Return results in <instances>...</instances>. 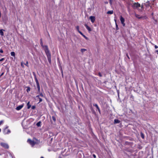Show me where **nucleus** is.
<instances>
[{
    "label": "nucleus",
    "instance_id": "obj_1",
    "mask_svg": "<svg viewBox=\"0 0 158 158\" xmlns=\"http://www.w3.org/2000/svg\"><path fill=\"white\" fill-rule=\"evenodd\" d=\"M40 45L43 48L45 47L44 51L45 52L46 55L47 56V59L48 60V62L50 64L51 63V53L48 49V47L47 45H45L44 46V45L42 40V39L40 40Z\"/></svg>",
    "mask_w": 158,
    "mask_h": 158
},
{
    "label": "nucleus",
    "instance_id": "obj_2",
    "mask_svg": "<svg viewBox=\"0 0 158 158\" xmlns=\"http://www.w3.org/2000/svg\"><path fill=\"white\" fill-rule=\"evenodd\" d=\"M132 6L134 9H135L140 7V5L138 2L135 3Z\"/></svg>",
    "mask_w": 158,
    "mask_h": 158
},
{
    "label": "nucleus",
    "instance_id": "obj_3",
    "mask_svg": "<svg viewBox=\"0 0 158 158\" xmlns=\"http://www.w3.org/2000/svg\"><path fill=\"white\" fill-rule=\"evenodd\" d=\"M0 145L2 147L8 149L9 148V145L7 143H0Z\"/></svg>",
    "mask_w": 158,
    "mask_h": 158
},
{
    "label": "nucleus",
    "instance_id": "obj_4",
    "mask_svg": "<svg viewBox=\"0 0 158 158\" xmlns=\"http://www.w3.org/2000/svg\"><path fill=\"white\" fill-rule=\"evenodd\" d=\"M27 142L33 146H34L35 143V142L34 141L31 140L30 139H28L27 140Z\"/></svg>",
    "mask_w": 158,
    "mask_h": 158
},
{
    "label": "nucleus",
    "instance_id": "obj_5",
    "mask_svg": "<svg viewBox=\"0 0 158 158\" xmlns=\"http://www.w3.org/2000/svg\"><path fill=\"white\" fill-rule=\"evenodd\" d=\"M93 106H95L96 108L98 110L99 113L101 114V111H100V109L99 106H98V104H94Z\"/></svg>",
    "mask_w": 158,
    "mask_h": 158
},
{
    "label": "nucleus",
    "instance_id": "obj_6",
    "mask_svg": "<svg viewBox=\"0 0 158 158\" xmlns=\"http://www.w3.org/2000/svg\"><path fill=\"white\" fill-rule=\"evenodd\" d=\"M89 19L91 21V22L93 23L94 22L95 20V17L94 16H90L89 17Z\"/></svg>",
    "mask_w": 158,
    "mask_h": 158
},
{
    "label": "nucleus",
    "instance_id": "obj_7",
    "mask_svg": "<svg viewBox=\"0 0 158 158\" xmlns=\"http://www.w3.org/2000/svg\"><path fill=\"white\" fill-rule=\"evenodd\" d=\"M23 106L24 104H22L17 106L16 109V110H21L23 107Z\"/></svg>",
    "mask_w": 158,
    "mask_h": 158
},
{
    "label": "nucleus",
    "instance_id": "obj_8",
    "mask_svg": "<svg viewBox=\"0 0 158 158\" xmlns=\"http://www.w3.org/2000/svg\"><path fill=\"white\" fill-rule=\"evenodd\" d=\"M84 26L86 27V28L88 30L89 32H90L91 31V28L89 27L86 24H85L84 25Z\"/></svg>",
    "mask_w": 158,
    "mask_h": 158
},
{
    "label": "nucleus",
    "instance_id": "obj_9",
    "mask_svg": "<svg viewBox=\"0 0 158 158\" xmlns=\"http://www.w3.org/2000/svg\"><path fill=\"white\" fill-rule=\"evenodd\" d=\"M135 16L139 19H141L144 18V17L142 16H140V15L138 14H135Z\"/></svg>",
    "mask_w": 158,
    "mask_h": 158
},
{
    "label": "nucleus",
    "instance_id": "obj_10",
    "mask_svg": "<svg viewBox=\"0 0 158 158\" xmlns=\"http://www.w3.org/2000/svg\"><path fill=\"white\" fill-rule=\"evenodd\" d=\"M120 121L118 119H115L114 120V124H117L120 123Z\"/></svg>",
    "mask_w": 158,
    "mask_h": 158
},
{
    "label": "nucleus",
    "instance_id": "obj_11",
    "mask_svg": "<svg viewBox=\"0 0 158 158\" xmlns=\"http://www.w3.org/2000/svg\"><path fill=\"white\" fill-rule=\"evenodd\" d=\"M120 20L121 23L124 22L125 20L122 16H120Z\"/></svg>",
    "mask_w": 158,
    "mask_h": 158
},
{
    "label": "nucleus",
    "instance_id": "obj_12",
    "mask_svg": "<svg viewBox=\"0 0 158 158\" xmlns=\"http://www.w3.org/2000/svg\"><path fill=\"white\" fill-rule=\"evenodd\" d=\"M79 33L81 34L84 38H85L86 39L88 40V38L86 37L85 35H84L81 32H79Z\"/></svg>",
    "mask_w": 158,
    "mask_h": 158
},
{
    "label": "nucleus",
    "instance_id": "obj_13",
    "mask_svg": "<svg viewBox=\"0 0 158 158\" xmlns=\"http://www.w3.org/2000/svg\"><path fill=\"white\" fill-rule=\"evenodd\" d=\"M3 31H5V30L3 29L0 30V34L2 36H3L4 35V33L3 32Z\"/></svg>",
    "mask_w": 158,
    "mask_h": 158
},
{
    "label": "nucleus",
    "instance_id": "obj_14",
    "mask_svg": "<svg viewBox=\"0 0 158 158\" xmlns=\"http://www.w3.org/2000/svg\"><path fill=\"white\" fill-rule=\"evenodd\" d=\"M27 108L28 109H29L31 106V105L30 104V102H28L27 104Z\"/></svg>",
    "mask_w": 158,
    "mask_h": 158
},
{
    "label": "nucleus",
    "instance_id": "obj_15",
    "mask_svg": "<svg viewBox=\"0 0 158 158\" xmlns=\"http://www.w3.org/2000/svg\"><path fill=\"white\" fill-rule=\"evenodd\" d=\"M37 87L38 89V92L39 93H40V84L38 85H37Z\"/></svg>",
    "mask_w": 158,
    "mask_h": 158
},
{
    "label": "nucleus",
    "instance_id": "obj_16",
    "mask_svg": "<svg viewBox=\"0 0 158 158\" xmlns=\"http://www.w3.org/2000/svg\"><path fill=\"white\" fill-rule=\"evenodd\" d=\"M113 11L112 10L108 11L107 12V14H113Z\"/></svg>",
    "mask_w": 158,
    "mask_h": 158
},
{
    "label": "nucleus",
    "instance_id": "obj_17",
    "mask_svg": "<svg viewBox=\"0 0 158 158\" xmlns=\"http://www.w3.org/2000/svg\"><path fill=\"white\" fill-rule=\"evenodd\" d=\"M26 88H27L26 91L28 93L30 90V88L29 86L26 87Z\"/></svg>",
    "mask_w": 158,
    "mask_h": 158
},
{
    "label": "nucleus",
    "instance_id": "obj_18",
    "mask_svg": "<svg viewBox=\"0 0 158 158\" xmlns=\"http://www.w3.org/2000/svg\"><path fill=\"white\" fill-rule=\"evenodd\" d=\"M41 121H39L37 123H36V126L38 127H40L41 126Z\"/></svg>",
    "mask_w": 158,
    "mask_h": 158
},
{
    "label": "nucleus",
    "instance_id": "obj_19",
    "mask_svg": "<svg viewBox=\"0 0 158 158\" xmlns=\"http://www.w3.org/2000/svg\"><path fill=\"white\" fill-rule=\"evenodd\" d=\"M34 78L35 79V82L36 83V85H39V81H38V80L37 79V77H35Z\"/></svg>",
    "mask_w": 158,
    "mask_h": 158
},
{
    "label": "nucleus",
    "instance_id": "obj_20",
    "mask_svg": "<svg viewBox=\"0 0 158 158\" xmlns=\"http://www.w3.org/2000/svg\"><path fill=\"white\" fill-rule=\"evenodd\" d=\"M10 55L12 56H15V53L14 52H12L10 53Z\"/></svg>",
    "mask_w": 158,
    "mask_h": 158
},
{
    "label": "nucleus",
    "instance_id": "obj_21",
    "mask_svg": "<svg viewBox=\"0 0 158 158\" xmlns=\"http://www.w3.org/2000/svg\"><path fill=\"white\" fill-rule=\"evenodd\" d=\"M140 136L141 138L143 139H144V134L142 132H141L140 133Z\"/></svg>",
    "mask_w": 158,
    "mask_h": 158
},
{
    "label": "nucleus",
    "instance_id": "obj_22",
    "mask_svg": "<svg viewBox=\"0 0 158 158\" xmlns=\"http://www.w3.org/2000/svg\"><path fill=\"white\" fill-rule=\"evenodd\" d=\"M150 3H144V5L146 7H148V6H149L150 5Z\"/></svg>",
    "mask_w": 158,
    "mask_h": 158
},
{
    "label": "nucleus",
    "instance_id": "obj_23",
    "mask_svg": "<svg viewBox=\"0 0 158 158\" xmlns=\"http://www.w3.org/2000/svg\"><path fill=\"white\" fill-rule=\"evenodd\" d=\"M4 134H8L9 133H10V130H7V132H5V131H4Z\"/></svg>",
    "mask_w": 158,
    "mask_h": 158
},
{
    "label": "nucleus",
    "instance_id": "obj_24",
    "mask_svg": "<svg viewBox=\"0 0 158 158\" xmlns=\"http://www.w3.org/2000/svg\"><path fill=\"white\" fill-rule=\"evenodd\" d=\"M86 50V49H81V52L82 53L84 52Z\"/></svg>",
    "mask_w": 158,
    "mask_h": 158
},
{
    "label": "nucleus",
    "instance_id": "obj_25",
    "mask_svg": "<svg viewBox=\"0 0 158 158\" xmlns=\"http://www.w3.org/2000/svg\"><path fill=\"white\" fill-rule=\"evenodd\" d=\"M79 27L78 26H77L76 27V28L78 32L79 33V32H81V31H79Z\"/></svg>",
    "mask_w": 158,
    "mask_h": 158
},
{
    "label": "nucleus",
    "instance_id": "obj_26",
    "mask_svg": "<svg viewBox=\"0 0 158 158\" xmlns=\"http://www.w3.org/2000/svg\"><path fill=\"white\" fill-rule=\"evenodd\" d=\"M52 118L54 122H55L56 121V118L54 116H52Z\"/></svg>",
    "mask_w": 158,
    "mask_h": 158
},
{
    "label": "nucleus",
    "instance_id": "obj_27",
    "mask_svg": "<svg viewBox=\"0 0 158 158\" xmlns=\"http://www.w3.org/2000/svg\"><path fill=\"white\" fill-rule=\"evenodd\" d=\"M32 73H33V75L34 77V78L36 77V75L35 73L34 72H33Z\"/></svg>",
    "mask_w": 158,
    "mask_h": 158
},
{
    "label": "nucleus",
    "instance_id": "obj_28",
    "mask_svg": "<svg viewBox=\"0 0 158 158\" xmlns=\"http://www.w3.org/2000/svg\"><path fill=\"white\" fill-rule=\"evenodd\" d=\"M40 94V96H41V97H44V95H43V94L41 93H39Z\"/></svg>",
    "mask_w": 158,
    "mask_h": 158
},
{
    "label": "nucleus",
    "instance_id": "obj_29",
    "mask_svg": "<svg viewBox=\"0 0 158 158\" xmlns=\"http://www.w3.org/2000/svg\"><path fill=\"white\" fill-rule=\"evenodd\" d=\"M28 62L27 61L26 62V63L24 64H25L26 66L28 67Z\"/></svg>",
    "mask_w": 158,
    "mask_h": 158
},
{
    "label": "nucleus",
    "instance_id": "obj_30",
    "mask_svg": "<svg viewBox=\"0 0 158 158\" xmlns=\"http://www.w3.org/2000/svg\"><path fill=\"white\" fill-rule=\"evenodd\" d=\"M39 103H40L42 101V99L41 98H39Z\"/></svg>",
    "mask_w": 158,
    "mask_h": 158
},
{
    "label": "nucleus",
    "instance_id": "obj_31",
    "mask_svg": "<svg viewBox=\"0 0 158 158\" xmlns=\"http://www.w3.org/2000/svg\"><path fill=\"white\" fill-rule=\"evenodd\" d=\"M35 108V106H32L31 107V109H34Z\"/></svg>",
    "mask_w": 158,
    "mask_h": 158
},
{
    "label": "nucleus",
    "instance_id": "obj_32",
    "mask_svg": "<svg viewBox=\"0 0 158 158\" xmlns=\"http://www.w3.org/2000/svg\"><path fill=\"white\" fill-rule=\"evenodd\" d=\"M21 65L22 67L23 68L24 67L23 62H21Z\"/></svg>",
    "mask_w": 158,
    "mask_h": 158
},
{
    "label": "nucleus",
    "instance_id": "obj_33",
    "mask_svg": "<svg viewBox=\"0 0 158 158\" xmlns=\"http://www.w3.org/2000/svg\"><path fill=\"white\" fill-rule=\"evenodd\" d=\"M115 24H116V29L118 30V25L116 23Z\"/></svg>",
    "mask_w": 158,
    "mask_h": 158
},
{
    "label": "nucleus",
    "instance_id": "obj_34",
    "mask_svg": "<svg viewBox=\"0 0 158 158\" xmlns=\"http://www.w3.org/2000/svg\"><path fill=\"white\" fill-rule=\"evenodd\" d=\"M98 75L100 77H101L102 76V75L100 73H99Z\"/></svg>",
    "mask_w": 158,
    "mask_h": 158
},
{
    "label": "nucleus",
    "instance_id": "obj_35",
    "mask_svg": "<svg viewBox=\"0 0 158 158\" xmlns=\"http://www.w3.org/2000/svg\"><path fill=\"white\" fill-rule=\"evenodd\" d=\"M3 51L2 50V49H0V53H2L3 52Z\"/></svg>",
    "mask_w": 158,
    "mask_h": 158
},
{
    "label": "nucleus",
    "instance_id": "obj_36",
    "mask_svg": "<svg viewBox=\"0 0 158 158\" xmlns=\"http://www.w3.org/2000/svg\"><path fill=\"white\" fill-rule=\"evenodd\" d=\"M4 60V58H2L1 59H0V61H3V60Z\"/></svg>",
    "mask_w": 158,
    "mask_h": 158
},
{
    "label": "nucleus",
    "instance_id": "obj_37",
    "mask_svg": "<svg viewBox=\"0 0 158 158\" xmlns=\"http://www.w3.org/2000/svg\"><path fill=\"white\" fill-rule=\"evenodd\" d=\"M3 120H1L0 121V125L3 123Z\"/></svg>",
    "mask_w": 158,
    "mask_h": 158
},
{
    "label": "nucleus",
    "instance_id": "obj_38",
    "mask_svg": "<svg viewBox=\"0 0 158 158\" xmlns=\"http://www.w3.org/2000/svg\"><path fill=\"white\" fill-rule=\"evenodd\" d=\"M112 0H109V2L110 5L112 4Z\"/></svg>",
    "mask_w": 158,
    "mask_h": 158
},
{
    "label": "nucleus",
    "instance_id": "obj_39",
    "mask_svg": "<svg viewBox=\"0 0 158 158\" xmlns=\"http://www.w3.org/2000/svg\"><path fill=\"white\" fill-rule=\"evenodd\" d=\"M93 157L94 158H96V156L94 154H93Z\"/></svg>",
    "mask_w": 158,
    "mask_h": 158
},
{
    "label": "nucleus",
    "instance_id": "obj_40",
    "mask_svg": "<svg viewBox=\"0 0 158 158\" xmlns=\"http://www.w3.org/2000/svg\"><path fill=\"white\" fill-rule=\"evenodd\" d=\"M122 24H123V26H124L125 25V23H124V22L121 23Z\"/></svg>",
    "mask_w": 158,
    "mask_h": 158
},
{
    "label": "nucleus",
    "instance_id": "obj_41",
    "mask_svg": "<svg viewBox=\"0 0 158 158\" xmlns=\"http://www.w3.org/2000/svg\"><path fill=\"white\" fill-rule=\"evenodd\" d=\"M155 48H158V47L157 45H155Z\"/></svg>",
    "mask_w": 158,
    "mask_h": 158
},
{
    "label": "nucleus",
    "instance_id": "obj_42",
    "mask_svg": "<svg viewBox=\"0 0 158 158\" xmlns=\"http://www.w3.org/2000/svg\"><path fill=\"white\" fill-rule=\"evenodd\" d=\"M126 56H127V58H128V59H130L129 57V56L127 54Z\"/></svg>",
    "mask_w": 158,
    "mask_h": 158
},
{
    "label": "nucleus",
    "instance_id": "obj_43",
    "mask_svg": "<svg viewBox=\"0 0 158 158\" xmlns=\"http://www.w3.org/2000/svg\"><path fill=\"white\" fill-rule=\"evenodd\" d=\"M39 97H40V95H38L36 96V98H40Z\"/></svg>",
    "mask_w": 158,
    "mask_h": 158
},
{
    "label": "nucleus",
    "instance_id": "obj_44",
    "mask_svg": "<svg viewBox=\"0 0 158 158\" xmlns=\"http://www.w3.org/2000/svg\"><path fill=\"white\" fill-rule=\"evenodd\" d=\"M8 126L6 127L5 129H4V131H5V130L6 129H7L8 128Z\"/></svg>",
    "mask_w": 158,
    "mask_h": 158
},
{
    "label": "nucleus",
    "instance_id": "obj_45",
    "mask_svg": "<svg viewBox=\"0 0 158 158\" xmlns=\"http://www.w3.org/2000/svg\"><path fill=\"white\" fill-rule=\"evenodd\" d=\"M3 73H2L1 74V75H0V77H1V76H2L3 75Z\"/></svg>",
    "mask_w": 158,
    "mask_h": 158
},
{
    "label": "nucleus",
    "instance_id": "obj_46",
    "mask_svg": "<svg viewBox=\"0 0 158 158\" xmlns=\"http://www.w3.org/2000/svg\"><path fill=\"white\" fill-rule=\"evenodd\" d=\"M145 3H149V2L148 1L146 2Z\"/></svg>",
    "mask_w": 158,
    "mask_h": 158
},
{
    "label": "nucleus",
    "instance_id": "obj_47",
    "mask_svg": "<svg viewBox=\"0 0 158 158\" xmlns=\"http://www.w3.org/2000/svg\"><path fill=\"white\" fill-rule=\"evenodd\" d=\"M156 51V52H157V54H158V50H157Z\"/></svg>",
    "mask_w": 158,
    "mask_h": 158
},
{
    "label": "nucleus",
    "instance_id": "obj_48",
    "mask_svg": "<svg viewBox=\"0 0 158 158\" xmlns=\"http://www.w3.org/2000/svg\"><path fill=\"white\" fill-rule=\"evenodd\" d=\"M114 21H115V23H116V19H114Z\"/></svg>",
    "mask_w": 158,
    "mask_h": 158
},
{
    "label": "nucleus",
    "instance_id": "obj_49",
    "mask_svg": "<svg viewBox=\"0 0 158 158\" xmlns=\"http://www.w3.org/2000/svg\"><path fill=\"white\" fill-rule=\"evenodd\" d=\"M40 158H44V157L43 156H41Z\"/></svg>",
    "mask_w": 158,
    "mask_h": 158
},
{
    "label": "nucleus",
    "instance_id": "obj_50",
    "mask_svg": "<svg viewBox=\"0 0 158 158\" xmlns=\"http://www.w3.org/2000/svg\"><path fill=\"white\" fill-rule=\"evenodd\" d=\"M1 129H0V132H1Z\"/></svg>",
    "mask_w": 158,
    "mask_h": 158
},
{
    "label": "nucleus",
    "instance_id": "obj_51",
    "mask_svg": "<svg viewBox=\"0 0 158 158\" xmlns=\"http://www.w3.org/2000/svg\"><path fill=\"white\" fill-rule=\"evenodd\" d=\"M141 7H142V8H143V6L142 5Z\"/></svg>",
    "mask_w": 158,
    "mask_h": 158
},
{
    "label": "nucleus",
    "instance_id": "obj_52",
    "mask_svg": "<svg viewBox=\"0 0 158 158\" xmlns=\"http://www.w3.org/2000/svg\"><path fill=\"white\" fill-rule=\"evenodd\" d=\"M79 154H79V153H78V156L79 155Z\"/></svg>",
    "mask_w": 158,
    "mask_h": 158
},
{
    "label": "nucleus",
    "instance_id": "obj_53",
    "mask_svg": "<svg viewBox=\"0 0 158 158\" xmlns=\"http://www.w3.org/2000/svg\"><path fill=\"white\" fill-rule=\"evenodd\" d=\"M153 15V13H152V15Z\"/></svg>",
    "mask_w": 158,
    "mask_h": 158
}]
</instances>
